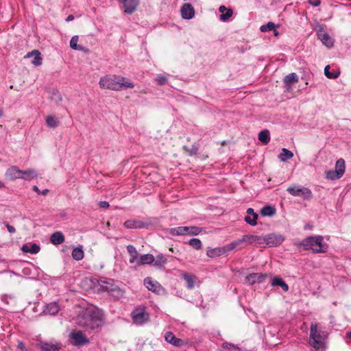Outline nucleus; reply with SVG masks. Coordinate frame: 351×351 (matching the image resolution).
<instances>
[{
	"label": "nucleus",
	"instance_id": "48",
	"mask_svg": "<svg viewBox=\"0 0 351 351\" xmlns=\"http://www.w3.org/2000/svg\"><path fill=\"white\" fill-rule=\"evenodd\" d=\"M233 14V11L231 9H228L226 13L221 14L219 19L222 21H227Z\"/></svg>",
	"mask_w": 351,
	"mask_h": 351
},
{
	"label": "nucleus",
	"instance_id": "32",
	"mask_svg": "<svg viewBox=\"0 0 351 351\" xmlns=\"http://www.w3.org/2000/svg\"><path fill=\"white\" fill-rule=\"evenodd\" d=\"M271 284L272 286L280 287L285 292L289 290L288 285L280 277H274L272 279Z\"/></svg>",
	"mask_w": 351,
	"mask_h": 351
},
{
	"label": "nucleus",
	"instance_id": "2",
	"mask_svg": "<svg viewBox=\"0 0 351 351\" xmlns=\"http://www.w3.org/2000/svg\"><path fill=\"white\" fill-rule=\"evenodd\" d=\"M99 84L101 88L113 90H121L128 88H132L134 86L133 83L125 81V77L117 75L104 76L100 79Z\"/></svg>",
	"mask_w": 351,
	"mask_h": 351
},
{
	"label": "nucleus",
	"instance_id": "12",
	"mask_svg": "<svg viewBox=\"0 0 351 351\" xmlns=\"http://www.w3.org/2000/svg\"><path fill=\"white\" fill-rule=\"evenodd\" d=\"M181 16L184 19H191L195 16V9L191 3H184L180 9Z\"/></svg>",
	"mask_w": 351,
	"mask_h": 351
},
{
	"label": "nucleus",
	"instance_id": "30",
	"mask_svg": "<svg viewBox=\"0 0 351 351\" xmlns=\"http://www.w3.org/2000/svg\"><path fill=\"white\" fill-rule=\"evenodd\" d=\"M276 209L274 206H265L261 210V215L263 217H273L276 215Z\"/></svg>",
	"mask_w": 351,
	"mask_h": 351
},
{
	"label": "nucleus",
	"instance_id": "4",
	"mask_svg": "<svg viewBox=\"0 0 351 351\" xmlns=\"http://www.w3.org/2000/svg\"><path fill=\"white\" fill-rule=\"evenodd\" d=\"M325 332L318 328L317 323H311L308 343L315 350H319L324 347Z\"/></svg>",
	"mask_w": 351,
	"mask_h": 351
},
{
	"label": "nucleus",
	"instance_id": "10",
	"mask_svg": "<svg viewBox=\"0 0 351 351\" xmlns=\"http://www.w3.org/2000/svg\"><path fill=\"white\" fill-rule=\"evenodd\" d=\"M317 36L322 43L327 47L330 48L333 46V39L324 31L323 27H319L317 32Z\"/></svg>",
	"mask_w": 351,
	"mask_h": 351
},
{
	"label": "nucleus",
	"instance_id": "31",
	"mask_svg": "<svg viewBox=\"0 0 351 351\" xmlns=\"http://www.w3.org/2000/svg\"><path fill=\"white\" fill-rule=\"evenodd\" d=\"M60 311V306L56 302H51L46 306L45 311L52 315H56Z\"/></svg>",
	"mask_w": 351,
	"mask_h": 351
},
{
	"label": "nucleus",
	"instance_id": "55",
	"mask_svg": "<svg viewBox=\"0 0 351 351\" xmlns=\"http://www.w3.org/2000/svg\"><path fill=\"white\" fill-rule=\"evenodd\" d=\"M5 226H6V228H7V230L10 233H14L15 232L16 230H15V228L8 223H5Z\"/></svg>",
	"mask_w": 351,
	"mask_h": 351
},
{
	"label": "nucleus",
	"instance_id": "26",
	"mask_svg": "<svg viewBox=\"0 0 351 351\" xmlns=\"http://www.w3.org/2000/svg\"><path fill=\"white\" fill-rule=\"evenodd\" d=\"M50 241L53 245H60L64 241V236L61 232H56L51 235Z\"/></svg>",
	"mask_w": 351,
	"mask_h": 351
},
{
	"label": "nucleus",
	"instance_id": "60",
	"mask_svg": "<svg viewBox=\"0 0 351 351\" xmlns=\"http://www.w3.org/2000/svg\"><path fill=\"white\" fill-rule=\"evenodd\" d=\"M274 31V35L275 36H278V32L277 31H276L275 29Z\"/></svg>",
	"mask_w": 351,
	"mask_h": 351
},
{
	"label": "nucleus",
	"instance_id": "22",
	"mask_svg": "<svg viewBox=\"0 0 351 351\" xmlns=\"http://www.w3.org/2000/svg\"><path fill=\"white\" fill-rule=\"evenodd\" d=\"M182 278L185 280L186 283V287L189 289H192L195 287L197 277L191 274L184 273L182 274Z\"/></svg>",
	"mask_w": 351,
	"mask_h": 351
},
{
	"label": "nucleus",
	"instance_id": "14",
	"mask_svg": "<svg viewBox=\"0 0 351 351\" xmlns=\"http://www.w3.org/2000/svg\"><path fill=\"white\" fill-rule=\"evenodd\" d=\"M267 275L261 273H252L246 276V280L250 284L261 283L265 280Z\"/></svg>",
	"mask_w": 351,
	"mask_h": 351
},
{
	"label": "nucleus",
	"instance_id": "6",
	"mask_svg": "<svg viewBox=\"0 0 351 351\" xmlns=\"http://www.w3.org/2000/svg\"><path fill=\"white\" fill-rule=\"evenodd\" d=\"M131 315L134 323L137 325H142L147 322L149 319V314L143 306L135 308L132 312Z\"/></svg>",
	"mask_w": 351,
	"mask_h": 351
},
{
	"label": "nucleus",
	"instance_id": "53",
	"mask_svg": "<svg viewBox=\"0 0 351 351\" xmlns=\"http://www.w3.org/2000/svg\"><path fill=\"white\" fill-rule=\"evenodd\" d=\"M308 3L314 7H317L320 5L321 1L320 0H308Z\"/></svg>",
	"mask_w": 351,
	"mask_h": 351
},
{
	"label": "nucleus",
	"instance_id": "3",
	"mask_svg": "<svg viewBox=\"0 0 351 351\" xmlns=\"http://www.w3.org/2000/svg\"><path fill=\"white\" fill-rule=\"evenodd\" d=\"M301 245L304 250H312L314 253H324L328 249V245L324 243V238L322 236L308 237L302 241Z\"/></svg>",
	"mask_w": 351,
	"mask_h": 351
},
{
	"label": "nucleus",
	"instance_id": "36",
	"mask_svg": "<svg viewBox=\"0 0 351 351\" xmlns=\"http://www.w3.org/2000/svg\"><path fill=\"white\" fill-rule=\"evenodd\" d=\"M258 140L263 144L267 145L270 141V135L268 130H264L259 132Z\"/></svg>",
	"mask_w": 351,
	"mask_h": 351
},
{
	"label": "nucleus",
	"instance_id": "13",
	"mask_svg": "<svg viewBox=\"0 0 351 351\" xmlns=\"http://www.w3.org/2000/svg\"><path fill=\"white\" fill-rule=\"evenodd\" d=\"M140 0H127L121 3L124 8V12L131 14L134 12L138 6Z\"/></svg>",
	"mask_w": 351,
	"mask_h": 351
},
{
	"label": "nucleus",
	"instance_id": "16",
	"mask_svg": "<svg viewBox=\"0 0 351 351\" xmlns=\"http://www.w3.org/2000/svg\"><path fill=\"white\" fill-rule=\"evenodd\" d=\"M38 346L41 351H60L61 348L60 343H52L49 342L40 341Z\"/></svg>",
	"mask_w": 351,
	"mask_h": 351
},
{
	"label": "nucleus",
	"instance_id": "58",
	"mask_svg": "<svg viewBox=\"0 0 351 351\" xmlns=\"http://www.w3.org/2000/svg\"><path fill=\"white\" fill-rule=\"evenodd\" d=\"M346 337L351 339V331L346 333Z\"/></svg>",
	"mask_w": 351,
	"mask_h": 351
},
{
	"label": "nucleus",
	"instance_id": "38",
	"mask_svg": "<svg viewBox=\"0 0 351 351\" xmlns=\"http://www.w3.org/2000/svg\"><path fill=\"white\" fill-rule=\"evenodd\" d=\"M50 99L56 104L58 105L62 100V95L57 90H52L51 92Z\"/></svg>",
	"mask_w": 351,
	"mask_h": 351
},
{
	"label": "nucleus",
	"instance_id": "41",
	"mask_svg": "<svg viewBox=\"0 0 351 351\" xmlns=\"http://www.w3.org/2000/svg\"><path fill=\"white\" fill-rule=\"evenodd\" d=\"M72 257L76 261H80L84 258V251L80 247H75L71 253Z\"/></svg>",
	"mask_w": 351,
	"mask_h": 351
},
{
	"label": "nucleus",
	"instance_id": "7",
	"mask_svg": "<svg viewBox=\"0 0 351 351\" xmlns=\"http://www.w3.org/2000/svg\"><path fill=\"white\" fill-rule=\"evenodd\" d=\"M287 191L295 197H302L304 199H310L312 197L311 191L302 186H293L287 188Z\"/></svg>",
	"mask_w": 351,
	"mask_h": 351
},
{
	"label": "nucleus",
	"instance_id": "35",
	"mask_svg": "<svg viewBox=\"0 0 351 351\" xmlns=\"http://www.w3.org/2000/svg\"><path fill=\"white\" fill-rule=\"evenodd\" d=\"M46 123L49 128H56L59 125V120L54 115H49L46 117Z\"/></svg>",
	"mask_w": 351,
	"mask_h": 351
},
{
	"label": "nucleus",
	"instance_id": "46",
	"mask_svg": "<svg viewBox=\"0 0 351 351\" xmlns=\"http://www.w3.org/2000/svg\"><path fill=\"white\" fill-rule=\"evenodd\" d=\"M276 27V25L273 22H268L266 25H263L260 27V30L262 32H271L274 30Z\"/></svg>",
	"mask_w": 351,
	"mask_h": 351
},
{
	"label": "nucleus",
	"instance_id": "43",
	"mask_svg": "<svg viewBox=\"0 0 351 351\" xmlns=\"http://www.w3.org/2000/svg\"><path fill=\"white\" fill-rule=\"evenodd\" d=\"M330 66L327 65L324 68V74L329 79H336L340 75V71H336L335 73H332L329 71Z\"/></svg>",
	"mask_w": 351,
	"mask_h": 351
},
{
	"label": "nucleus",
	"instance_id": "25",
	"mask_svg": "<svg viewBox=\"0 0 351 351\" xmlns=\"http://www.w3.org/2000/svg\"><path fill=\"white\" fill-rule=\"evenodd\" d=\"M124 226L127 228H142L145 227V224L142 221L130 219L125 221Z\"/></svg>",
	"mask_w": 351,
	"mask_h": 351
},
{
	"label": "nucleus",
	"instance_id": "23",
	"mask_svg": "<svg viewBox=\"0 0 351 351\" xmlns=\"http://www.w3.org/2000/svg\"><path fill=\"white\" fill-rule=\"evenodd\" d=\"M127 251L130 256L129 262L130 263H137L138 260V253L136 249V247L132 245H128L126 247Z\"/></svg>",
	"mask_w": 351,
	"mask_h": 351
},
{
	"label": "nucleus",
	"instance_id": "54",
	"mask_svg": "<svg viewBox=\"0 0 351 351\" xmlns=\"http://www.w3.org/2000/svg\"><path fill=\"white\" fill-rule=\"evenodd\" d=\"M110 206L109 203L106 201H101L99 202V206L102 208H107Z\"/></svg>",
	"mask_w": 351,
	"mask_h": 351
},
{
	"label": "nucleus",
	"instance_id": "9",
	"mask_svg": "<svg viewBox=\"0 0 351 351\" xmlns=\"http://www.w3.org/2000/svg\"><path fill=\"white\" fill-rule=\"evenodd\" d=\"M70 339L75 346H81L89 343V339L80 330L71 332Z\"/></svg>",
	"mask_w": 351,
	"mask_h": 351
},
{
	"label": "nucleus",
	"instance_id": "44",
	"mask_svg": "<svg viewBox=\"0 0 351 351\" xmlns=\"http://www.w3.org/2000/svg\"><path fill=\"white\" fill-rule=\"evenodd\" d=\"M188 243L195 250H200L202 247V241L197 238L190 239Z\"/></svg>",
	"mask_w": 351,
	"mask_h": 351
},
{
	"label": "nucleus",
	"instance_id": "21",
	"mask_svg": "<svg viewBox=\"0 0 351 351\" xmlns=\"http://www.w3.org/2000/svg\"><path fill=\"white\" fill-rule=\"evenodd\" d=\"M298 82V77L295 73H291L286 75L283 80L285 86L287 90H289L293 84L297 83Z\"/></svg>",
	"mask_w": 351,
	"mask_h": 351
},
{
	"label": "nucleus",
	"instance_id": "62",
	"mask_svg": "<svg viewBox=\"0 0 351 351\" xmlns=\"http://www.w3.org/2000/svg\"><path fill=\"white\" fill-rule=\"evenodd\" d=\"M118 1L121 3L123 2V1H126L127 0H118Z\"/></svg>",
	"mask_w": 351,
	"mask_h": 351
},
{
	"label": "nucleus",
	"instance_id": "5",
	"mask_svg": "<svg viewBox=\"0 0 351 351\" xmlns=\"http://www.w3.org/2000/svg\"><path fill=\"white\" fill-rule=\"evenodd\" d=\"M99 290L106 291L115 298H120L123 295V291L117 285L113 279L101 278L98 281Z\"/></svg>",
	"mask_w": 351,
	"mask_h": 351
},
{
	"label": "nucleus",
	"instance_id": "37",
	"mask_svg": "<svg viewBox=\"0 0 351 351\" xmlns=\"http://www.w3.org/2000/svg\"><path fill=\"white\" fill-rule=\"evenodd\" d=\"M293 156V154L292 152L286 148H282V153L279 154L278 158L281 161L285 162L291 159Z\"/></svg>",
	"mask_w": 351,
	"mask_h": 351
},
{
	"label": "nucleus",
	"instance_id": "17",
	"mask_svg": "<svg viewBox=\"0 0 351 351\" xmlns=\"http://www.w3.org/2000/svg\"><path fill=\"white\" fill-rule=\"evenodd\" d=\"M165 339L166 341L176 347H181L184 344L183 340L177 338L171 332H166Z\"/></svg>",
	"mask_w": 351,
	"mask_h": 351
},
{
	"label": "nucleus",
	"instance_id": "8",
	"mask_svg": "<svg viewBox=\"0 0 351 351\" xmlns=\"http://www.w3.org/2000/svg\"><path fill=\"white\" fill-rule=\"evenodd\" d=\"M264 243L269 247H275L280 245L284 237L280 234L270 233L263 237Z\"/></svg>",
	"mask_w": 351,
	"mask_h": 351
},
{
	"label": "nucleus",
	"instance_id": "52",
	"mask_svg": "<svg viewBox=\"0 0 351 351\" xmlns=\"http://www.w3.org/2000/svg\"><path fill=\"white\" fill-rule=\"evenodd\" d=\"M17 348L20 350V351H28L25 343L22 341H18Z\"/></svg>",
	"mask_w": 351,
	"mask_h": 351
},
{
	"label": "nucleus",
	"instance_id": "59",
	"mask_svg": "<svg viewBox=\"0 0 351 351\" xmlns=\"http://www.w3.org/2000/svg\"><path fill=\"white\" fill-rule=\"evenodd\" d=\"M3 187H4V184H3V182L0 181V189H1Z\"/></svg>",
	"mask_w": 351,
	"mask_h": 351
},
{
	"label": "nucleus",
	"instance_id": "42",
	"mask_svg": "<svg viewBox=\"0 0 351 351\" xmlns=\"http://www.w3.org/2000/svg\"><path fill=\"white\" fill-rule=\"evenodd\" d=\"M78 36H74L70 40V47L74 50L83 51L84 47L81 45H77Z\"/></svg>",
	"mask_w": 351,
	"mask_h": 351
},
{
	"label": "nucleus",
	"instance_id": "1",
	"mask_svg": "<svg viewBox=\"0 0 351 351\" xmlns=\"http://www.w3.org/2000/svg\"><path fill=\"white\" fill-rule=\"evenodd\" d=\"M105 319L104 313L98 308H87L78 315L77 324L86 330H93L101 327Z\"/></svg>",
	"mask_w": 351,
	"mask_h": 351
},
{
	"label": "nucleus",
	"instance_id": "61",
	"mask_svg": "<svg viewBox=\"0 0 351 351\" xmlns=\"http://www.w3.org/2000/svg\"><path fill=\"white\" fill-rule=\"evenodd\" d=\"M3 116V110H0V117Z\"/></svg>",
	"mask_w": 351,
	"mask_h": 351
},
{
	"label": "nucleus",
	"instance_id": "33",
	"mask_svg": "<svg viewBox=\"0 0 351 351\" xmlns=\"http://www.w3.org/2000/svg\"><path fill=\"white\" fill-rule=\"evenodd\" d=\"M36 178H37V173L34 169H29L25 171H22L21 179L32 180Z\"/></svg>",
	"mask_w": 351,
	"mask_h": 351
},
{
	"label": "nucleus",
	"instance_id": "27",
	"mask_svg": "<svg viewBox=\"0 0 351 351\" xmlns=\"http://www.w3.org/2000/svg\"><path fill=\"white\" fill-rule=\"evenodd\" d=\"M226 253H227V252H226V250H225V247L223 246L221 247H216L214 249H209L207 251L206 254L208 257L213 258V257L219 256Z\"/></svg>",
	"mask_w": 351,
	"mask_h": 351
},
{
	"label": "nucleus",
	"instance_id": "15",
	"mask_svg": "<svg viewBox=\"0 0 351 351\" xmlns=\"http://www.w3.org/2000/svg\"><path fill=\"white\" fill-rule=\"evenodd\" d=\"M5 175L8 180H14L18 178H21L22 175V170H20L16 166H11L7 169Z\"/></svg>",
	"mask_w": 351,
	"mask_h": 351
},
{
	"label": "nucleus",
	"instance_id": "56",
	"mask_svg": "<svg viewBox=\"0 0 351 351\" xmlns=\"http://www.w3.org/2000/svg\"><path fill=\"white\" fill-rule=\"evenodd\" d=\"M227 8L224 5H221L219 8V11L223 14L225 11H227Z\"/></svg>",
	"mask_w": 351,
	"mask_h": 351
},
{
	"label": "nucleus",
	"instance_id": "34",
	"mask_svg": "<svg viewBox=\"0 0 351 351\" xmlns=\"http://www.w3.org/2000/svg\"><path fill=\"white\" fill-rule=\"evenodd\" d=\"M189 230L188 226H179L169 230V233L172 235H186Z\"/></svg>",
	"mask_w": 351,
	"mask_h": 351
},
{
	"label": "nucleus",
	"instance_id": "57",
	"mask_svg": "<svg viewBox=\"0 0 351 351\" xmlns=\"http://www.w3.org/2000/svg\"><path fill=\"white\" fill-rule=\"evenodd\" d=\"M73 19H74V16H73V15L70 14V15H69V16L66 17V21L69 22V21H73Z\"/></svg>",
	"mask_w": 351,
	"mask_h": 351
},
{
	"label": "nucleus",
	"instance_id": "40",
	"mask_svg": "<svg viewBox=\"0 0 351 351\" xmlns=\"http://www.w3.org/2000/svg\"><path fill=\"white\" fill-rule=\"evenodd\" d=\"M153 263L156 267L161 268L163 267L166 264L167 259L164 257L163 255L160 254L156 256V258H154V261Z\"/></svg>",
	"mask_w": 351,
	"mask_h": 351
},
{
	"label": "nucleus",
	"instance_id": "50",
	"mask_svg": "<svg viewBox=\"0 0 351 351\" xmlns=\"http://www.w3.org/2000/svg\"><path fill=\"white\" fill-rule=\"evenodd\" d=\"M32 189L37 194H41L43 195H46L49 193V190L48 189H44L43 191H41V190H40L38 189V187L37 186H36V185L33 186Z\"/></svg>",
	"mask_w": 351,
	"mask_h": 351
},
{
	"label": "nucleus",
	"instance_id": "49",
	"mask_svg": "<svg viewBox=\"0 0 351 351\" xmlns=\"http://www.w3.org/2000/svg\"><path fill=\"white\" fill-rule=\"evenodd\" d=\"M222 348L224 349H228V350L235 349V350H240V348L238 346H237L232 343H228V342L223 343L222 344Z\"/></svg>",
	"mask_w": 351,
	"mask_h": 351
},
{
	"label": "nucleus",
	"instance_id": "39",
	"mask_svg": "<svg viewBox=\"0 0 351 351\" xmlns=\"http://www.w3.org/2000/svg\"><path fill=\"white\" fill-rule=\"evenodd\" d=\"M335 170L338 171L342 177L345 172V160L343 158H339L337 160L335 164Z\"/></svg>",
	"mask_w": 351,
	"mask_h": 351
},
{
	"label": "nucleus",
	"instance_id": "45",
	"mask_svg": "<svg viewBox=\"0 0 351 351\" xmlns=\"http://www.w3.org/2000/svg\"><path fill=\"white\" fill-rule=\"evenodd\" d=\"M340 178H341V176L336 170H329L326 172L327 179L335 180L339 179Z\"/></svg>",
	"mask_w": 351,
	"mask_h": 351
},
{
	"label": "nucleus",
	"instance_id": "18",
	"mask_svg": "<svg viewBox=\"0 0 351 351\" xmlns=\"http://www.w3.org/2000/svg\"><path fill=\"white\" fill-rule=\"evenodd\" d=\"M246 213L247 215L245 217V221L251 226H255L257 223L258 214H256L252 208H247Z\"/></svg>",
	"mask_w": 351,
	"mask_h": 351
},
{
	"label": "nucleus",
	"instance_id": "11",
	"mask_svg": "<svg viewBox=\"0 0 351 351\" xmlns=\"http://www.w3.org/2000/svg\"><path fill=\"white\" fill-rule=\"evenodd\" d=\"M144 285L148 290L157 294H160L163 291L162 287L158 282L152 280L150 277L145 278Z\"/></svg>",
	"mask_w": 351,
	"mask_h": 351
},
{
	"label": "nucleus",
	"instance_id": "51",
	"mask_svg": "<svg viewBox=\"0 0 351 351\" xmlns=\"http://www.w3.org/2000/svg\"><path fill=\"white\" fill-rule=\"evenodd\" d=\"M156 81L159 85H164L167 82V78L165 76H158Z\"/></svg>",
	"mask_w": 351,
	"mask_h": 351
},
{
	"label": "nucleus",
	"instance_id": "29",
	"mask_svg": "<svg viewBox=\"0 0 351 351\" xmlns=\"http://www.w3.org/2000/svg\"><path fill=\"white\" fill-rule=\"evenodd\" d=\"M154 261V256L152 254H147L141 255L137 261L138 265L151 264Z\"/></svg>",
	"mask_w": 351,
	"mask_h": 351
},
{
	"label": "nucleus",
	"instance_id": "19",
	"mask_svg": "<svg viewBox=\"0 0 351 351\" xmlns=\"http://www.w3.org/2000/svg\"><path fill=\"white\" fill-rule=\"evenodd\" d=\"M244 242H248L249 244L257 243L263 244L264 239L263 236H256L253 234H245L243 236Z\"/></svg>",
	"mask_w": 351,
	"mask_h": 351
},
{
	"label": "nucleus",
	"instance_id": "47",
	"mask_svg": "<svg viewBox=\"0 0 351 351\" xmlns=\"http://www.w3.org/2000/svg\"><path fill=\"white\" fill-rule=\"evenodd\" d=\"M189 230L187 231V234L189 235H197L199 234L202 228L197 226H188Z\"/></svg>",
	"mask_w": 351,
	"mask_h": 351
},
{
	"label": "nucleus",
	"instance_id": "20",
	"mask_svg": "<svg viewBox=\"0 0 351 351\" xmlns=\"http://www.w3.org/2000/svg\"><path fill=\"white\" fill-rule=\"evenodd\" d=\"M244 243V241L243 240V237L241 239H239L237 240H235L232 242H231L229 244H227L224 245L225 250H226V252H228L230 251H232L233 250H240L244 247L243 245Z\"/></svg>",
	"mask_w": 351,
	"mask_h": 351
},
{
	"label": "nucleus",
	"instance_id": "28",
	"mask_svg": "<svg viewBox=\"0 0 351 351\" xmlns=\"http://www.w3.org/2000/svg\"><path fill=\"white\" fill-rule=\"evenodd\" d=\"M21 250L25 253L37 254L40 250V246L36 243H33L29 247L28 245L25 244L22 246Z\"/></svg>",
	"mask_w": 351,
	"mask_h": 351
},
{
	"label": "nucleus",
	"instance_id": "24",
	"mask_svg": "<svg viewBox=\"0 0 351 351\" xmlns=\"http://www.w3.org/2000/svg\"><path fill=\"white\" fill-rule=\"evenodd\" d=\"M32 56H34V60L32 61V63L35 66H40L42 64V58L40 57V53L38 50H33L31 52H29L25 58H29Z\"/></svg>",
	"mask_w": 351,
	"mask_h": 351
}]
</instances>
